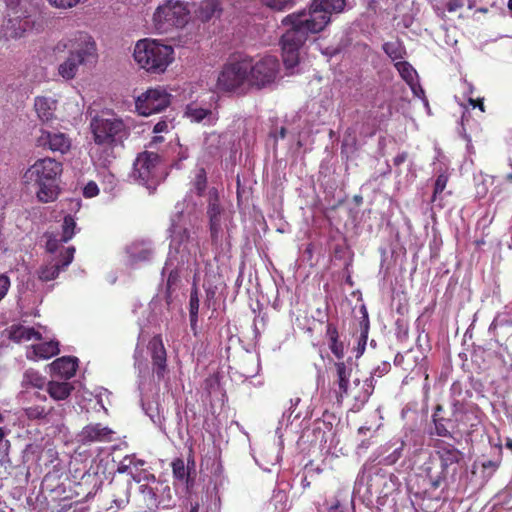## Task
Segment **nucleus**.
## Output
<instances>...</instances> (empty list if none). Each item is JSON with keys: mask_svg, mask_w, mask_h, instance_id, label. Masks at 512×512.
I'll return each mask as SVG.
<instances>
[{"mask_svg": "<svg viewBox=\"0 0 512 512\" xmlns=\"http://www.w3.org/2000/svg\"><path fill=\"white\" fill-rule=\"evenodd\" d=\"M9 287H10L9 277L4 274L0 275V301L7 294Z\"/></svg>", "mask_w": 512, "mask_h": 512, "instance_id": "obj_55", "label": "nucleus"}, {"mask_svg": "<svg viewBox=\"0 0 512 512\" xmlns=\"http://www.w3.org/2000/svg\"><path fill=\"white\" fill-rule=\"evenodd\" d=\"M326 337L328 339V342L334 339L339 338L338 329L335 324L328 323L326 326Z\"/></svg>", "mask_w": 512, "mask_h": 512, "instance_id": "obj_56", "label": "nucleus"}, {"mask_svg": "<svg viewBox=\"0 0 512 512\" xmlns=\"http://www.w3.org/2000/svg\"><path fill=\"white\" fill-rule=\"evenodd\" d=\"M199 18L202 21H209L221 14L220 3L218 0H204L200 3L198 10Z\"/></svg>", "mask_w": 512, "mask_h": 512, "instance_id": "obj_37", "label": "nucleus"}, {"mask_svg": "<svg viewBox=\"0 0 512 512\" xmlns=\"http://www.w3.org/2000/svg\"><path fill=\"white\" fill-rule=\"evenodd\" d=\"M153 371L157 378L163 379L167 372V354L160 335L154 336L148 343Z\"/></svg>", "mask_w": 512, "mask_h": 512, "instance_id": "obj_22", "label": "nucleus"}, {"mask_svg": "<svg viewBox=\"0 0 512 512\" xmlns=\"http://www.w3.org/2000/svg\"><path fill=\"white\" fill-rule=\"evenodd\" d=\"M169 233L170 249L161 271L162 277L167 274L165 299L168 304L171 302L172 291L180 282V268L189 262L190 256L198 249V243L190 235L189 223L183 212H177L171 218Z\"/></svg>", "mask_w": 512, "mask_h": 512, "instance_id": "obj_2", "label": "nucleus"}, {"mask_svg": "<svg viewBox=\"0 0 512 512\" xmlns=\"http://www.w3.org/2000/svg\"><path fill=\"white\" fill-rule=\"evenodd\" d=\"M90 128L95 144L123 146L129 136V129L124 122L115 116H96L91 120Z\"/></svg>", "mask_w": 512, "mask_h": 512, "instance_id": "obj_8", "label": "nucleus"}, {"mask_svg": "<svg viewBox=\"0 0 512 512\" xmlns=\"http://www.w3.org/2000/svg\"><path fill=\"white\" fill-rule=\"evenodd\" d=\"M464 5L463 0H449L446 4V9L449 12H455L458 9L462 8Z\"/></svg>", "mask_w": 512, "mask_h": 512, "instance_id": "obj_58", "label": "nucleus"}, {"mask_svg": "<svg viewBox=\"0 0 512 512\" xmlns=\"http://www.w3.org/2000/svg\"><path fill=\"white\" fill-rule=\"evenodd\" d=\"M185 115L191 122L203 123L205 125H214L218 121V113L198 106L195 103L187 105Z\"/></svg>", "mask_w": 512, "mask_h": 512, "instance_id": "obj_27", "label": "nucleus"}, {"mask_svg": "<svg viewBox=\"0 0 512 512\" xmlns=\"http://www.w3.org/2000/svg\"><path fill=\"white\" fill-rule=\"evenodd\" d=\"M465 121H466L465 115H463L462 119H461L460 134L467 141V148L470 149L471 148V137L466 133L465 124H464Z\"/></svg>", "mask_w": 512, "mask_h": 512, "instance_id": "obj_59", "label": "nucleus"}, {"mask_svg": "<svg viewBox=\"0 0 512 512\" xmlns=\"http://www.w3.org/2000/svg\"><path fill=\"white\" fill-rule=\"evenodd\" d=\"M271 136L274 137L276 140L278 139H284L286 136V128L281 127L279 130H275L271 133Z\"/></svg>", "mask_w": 512, "mask_h": 512, "instance_id": "obj_63", "label": "nucleus"}, {"mask_svg": "<svg viewBox=\"0 0 512 512\" xmlns=\"http://www.w3.org/2000/svg\"><path fill=\"white\" fill-rule=\"evenodd\" d=\"M402 451H403V443H401V445L397 448H395L392 453H390L389 455L385 456L383 458V464L384 465H393L395 464L402 456Z\"/></svg>", "mask_w": 512, "mask_h": 512, "instance_id": "obj_52", "label": "nucleus"}, {"mask_svg": "<svg viewBox=\"0 0 512 512\" xmlns=\"http://www.w3.org/2000/svg\"><path fill=\"white\" fill-rule=\"evenodd\" d=\"M234 142L228 133L211 132L204 137L202 145V159L206 163H213L222 158L224 153L230 149Z\"/></svg>", "mask_w": 512, "mask_h": 512, "instance_id": "obj_13", "label": "nucleus"}, {"mask_svg": "<svg viewBox=\"0 0 512 512\" xmlns=\"http://www.w3.org/2000/svg\"><path fill=\"white\" fill-rule=\"evenodd\" d=\"M46 385V378L37 370L29 368L23 373L20 397L23 401H32L34 398L42 402L47 401V396L37 390Z\"/></svg>", "mask_w": 512, "mask_h": 512, "instance_id": "obj_15", "label": "nucleus"}, {"mask_svg": "<svg viewBox=\"0 0 512 512\" xmlns=\"http://www.w3.org/2000/svg\"><path fill=\"white\" fill-rule=\"evenodd\" d=\"M173 48L156 40H139L134 48V59L149 73H163L173 60Z\"/></svg>", "mask_w": 512, "mask_h": 512, "instance_id": "obj_6", "label": "nucleus"}, {"mask_svg": "<svg viewBox=\"0 0 512 512\" xmlns=\"http://www.w3.org/2000/svg\"><path fill=\"white\" fill-rule=\"evenodd\" d=\"M53 51L57 55L68 51L67 58L58 66V74L65 80L75 78L80 66L95 63L98 58L95 40L83 31L61 39Z\"/></svg>", "mask_w": 512, "mask_h": 512, "instance_id": "obj_4", "label": "nucleus"}, {"mask_svg": "<svg viewBox=\"0 0 512 512\" xmlns=\"http://www.w3.org/2000/svg\"><path fill=\"white\" fill-rule=\"evenodd\" d=\"M168 131V123L166 121H159L154 125L153 132L154 133H162Z\"/></svg>", "mask_w": 512, "mask_h": 512, "instance_id": "obj_60", "label": "nucleus"}, {"mask_svg": "<svg viewBox=\"0 0 512 512\" xmlns=\"http://www.w3.org/2000/svg\"><path fill=\"white\" fill-rule=\"evenodd\" d=\"M28 402L31 404L23 407V413L29 420H44L53 411V407L48 405L47 401L42 402L34 398Z\"/></svg>", "mask_w": 512, "mask_h": 512, "instance_id": "obj_31", "label": "nucleus"}, {"mask_svg": "<svg viewBox=\"0 0 512 512\" xmlns=\"http://www.w3.org/2000/svg\"><path fill=\"white\" fill-rule=\"evenodd\" d=\"M391 369V364L383 361L377 365L372 371L369 378L365 379L361 390L354 395V405L356 410H360L369 400L375 388V377H382L387 374Z\"/></svg>", "mask_w": 512, "mask_h": 512, "instance_id": "obj_19", "label": "nucleus"}, {"mask_svg": "<svg viewBox=\"0 0 512 512\" xmlns=\"http://www.w3.org/2000/svg\"><path fill=\"white\" fill-rule=\"evenodd\" d=\"M159 155L145 151L140 153L133 165V178L150 191H154L160 183Z\"/></svg>", "mask_w": 512, "mask_h": 512, "instance_id": "obj_11", "label": "nucleus"}, {"mask_svg": "<svg viewBox=\"0 0 512 512\" xmlns=\"http://www.w3.org/2000/svg\"><path fill=\"white\" fill-rule=\"evenodd\" d=\"M503 451L502 446H495L492 448L491 457L485 458L480 461V466L482 468V477L485 480H489L499 469L502 463Z\"/></svg>", "mask_w": 512, "mask_h": 512, "instance_id": "obj_30", "label": "nucleus"}, {"mask_svg": "<svg viewBox=\"0 0 512 512\" xmlns=\"http://www.w3.org/2000/svg\"><path fill=\"white\" fill-rule=\"evenodd\" d=\"M47 386V392L55 400L66 399L73 390V386L68 382L51 381Z\"/></svg>", "mask_w": 512, "mask_h": 512, "instance_id": "obj_39", "label": "nucleus"}, {"mask_svg": "<svg viewBox=\"0 0 512 512\" xmlns=\"http://www.w3.org/2000/svg\"><path fill=\"white\" fill-rule=\"evenodd\" d=\"M382 49L393 61L403 59L406 54L404 46L399 41L385 42Z\"/></svg>", "mask_w": 512, "mask_h": 512, "instance_id": "obj_43", "label": "nucleus"}, {"mask_svg": "<svg viewBox=\"0 0 512 512\" xmlns=\"http://www.w3.org/2000/svg\"><path fill=\"white\" fill-rule=\"evenodd\" d=\"M62 173V163L52 158L38 159L23 175L27 185L37 187L36 195L39 201L48 203L54 201L59 193L57 180Z\"/></svg>", "mask_w": 512, "mask_h": 512, "instance_id": "obj_5", "label": "nucleus"}, {"mask_svg": "<svg viewBox=\"0 0 512 512\" xmlns=\"http://www.w3.org/2000/svg\"><path fill=\"white\" fill-rule=\"evenodd\" d=\"M193 186L198 195H202L207 186V173L204 168H199L196 172Z\"/></svg>", "mask_w": 512, "mask_h": 512, "instance_id": "obj_49", "label": "nucleus"}, {"mask_svg": "<svg viewBox=\"0 0 512 512\" xmlns=\"http://www.w3.org/2000/svg\"><path fill=\"white\" fill-rule=\"evenodd\" d=\"M38 145L48 147L53 152L66 153L71 146L70 138L62 132L41 130V135L38 137Z\"/></svg>", "mask_w": 512, "mask_h": 512, "instance_id": "obj_23", "label": "nucleus"}, {"mask_svg": "<svg viewBox=\"0 0 512 512\" xmlns=\"http://www.w3.org/2000/svg\"><path fill=\"white\" fill-rule=\"evenodd\" d=\"M189 510L188 512H199V501L194 500L192 497L188 498Z\"/></svg>", "mask_w": 512, "mask_h": 512, "instance_id": "obj_62", "label": "nucleus"}, {"mask_svg": "<svg viewBox=\"0 0 512 512\" xmlns=\"http://www.w3.org/2000/svg\"><path fill=\"white\" fill-rule=\"evenodd\" d=\"M481 411L478 406L473 404L458 406L453 408L454 422H457L459 433L470 434L481 422Z\"/></svg>", "mask_w": 512, "mask_h": 512, "instance_id": "obj_17", "label": "nucleus"}, {"mask_svg": "<svg viewBox=\"0 0 512 512\" xmlns=\"http://www.w3.org/2000/svg\"><path fill=\"white\" fill-rule=\"evenodd\" d=\"M172 471L175 479L181 482H188L189 469L185 466L184 460L176 458L172 462Z\"/></svg>", "mask_w": 512, "mask_h": 512, "instance_id": "obj_44", "label": "nucleus"}, {"mask_svg": "<svg viewBox=\"0 0 512 512\" xmlns=\"http://www.w3.org/2000/svg\"><path fill=\"white\" fill-rule=\"evenodd\" d=\"M199 293L198 288L194 285L190 291V299H189V319H190V327L193 331L194 335L197 334V323H198V313H199Z\"/></svg>", "mask_w": 512, "mask_h": 512, "instance_id": "obj_36", "label": "nucleus"}, {"mask_svg": "<svg viewBox=\"0 0 512 512\" xmlns=\"http://www.w3.org/2000/svg\"><path fill=\"white\" fill-rule=\"evenodd\" d=\"M329 349L331 350L332 354L340 361L343 359L345 355V346L342 341L339 340V338L331 340L328 342Z\"/></svg>", "mask_w": 512, "mask_h": 512, "instance_id": "obj_50", "label": "nucleus"}, {"mask_svg": "<svg viewBox=\"0 0 512 512\" xmlns=\"http://www.w3.org/2000/svg\"><path fill=\"white\" fill-rule=\"evenodd\" d=\"M46 237H47L46 250L49 253H55L58 250V248L60 247V245L63 243L61 240V236L58 237L57 235L51 233V234H46Z\"/></svg>", "mask_w": 512, "mask_h": 512, "instance_id": "obj_51", "label": "nucleus"}, {"mask_svg": "<svg viewBox=\"0 0 512 512\" xmlns=\"http://www.w3.org/2000/svg\"><path fill=\"white\" fill-rule=\"evenodd\" d=\"M408 158V153L407 152H401L399 153L394 159H393V164L394 166L398 167L400 166L401 164H403Z\"/></svg>", "mask_w": 512, "mask_h": 512, "instance_id": "obj_61", "label": "nucleus"}, {"mask_svg": "<svg viewBox=\"0 0 512 512\" xmlns=\"http://www.w3.org/2000/svg\"><path fill=\"white\" fill-rule=\"evenodd\" d=\"M394 65L401 78L410 86L416 96H420V93L424 94V91L417 80V72L410 63L407 61H397Z\"/></svg>", "mask_w": 512, "mask_h": 512, "instance_id": "obj_29", "label": "nucleus"}, {"mask_svg": "<svg viewBox=\"0 0 512 512\" xmlns=\"http://www.w3.org/2000/svg\"><path fill=\"white\" fill-rule=\"evenodd\" d=\"M33 356L27 354L29 359H34L36 357L42 359H48L52 356H55L59 353V342L58 341H49L40 344L33 345Z\"/></svg>", "mask_w": 512, "mask_h": 512, "instance_id": "obj_34", "label": "nucleus"}, {"mask_svg": "<svg viewBox=\"0 0 512 512\" xmlns=\"http://www.w3.org/2000/svg\"><path fill=\"white\" fill-rule=\"evenodd\" d=\"M17 6L18 4L8 6L9 11L0 24V39H19L33 31L40 32L43 29L42 22L36 14H30Z\"/></svg>", "mask_w": 512, "mask_h": 512, "instance_id": "obj_7", "label": "nucleus"}, {"mask_svg": "<svg viewBox=\"0 0 512 512\" xmlns=\"http://www.w3.org/2000/svg\"><path fill=\"white\" fill-rule=\"evenodd\" d=\"M57 102L48 97H36L34 101V108L37 117L43 123L49 122L54 118Z\"/></svg>", "mask_w": 512, "mask_h": 512, "instance_id": "obj_33", "label": "nucleus"}, {"mask_svg": "<svg viewBox=\"0 0 512 512\" xmlns=\"http://www.w3.org/2000/svg\"><path fill=\"white\" fill-rule=\"evenodd\" d=\"M141 493L143 494L145 500L147 501V505L149 507H159L163 503V499L160 498L159 492L167 493V496L170 498V487L168 485L157 484L155 487L149 485H142L140 487Z\"/></svg>", "mask_w": 512, "mask_h": 512, "instance_id": "obj_32", "label": "nucleus"}, {"mask_svg": "<svg viewBox=\"0 0 512 512\" xmlns=\"http://www.w3.org/2000/svg\"><path fill=\"white\" fill-rule=\"evenodd\" d=\"M206 213L209 219L211 241L213 244H218L221 240L222 215L224 213V209L220 204L219 194L215 188L209 190Z\"/></svg>", "mask_w": 512, "mask_h": 512, "instance_id": "obj_16", "label": "nucleus"}, {"mask_svg": "<svg viewBox=\"0 0 512 512\" xmlns=\"http://www.w3.org/2000/svg\"><path fill=\"white\" fill-rule=\"evenodd\" d=\"M354 362L351 357L345 361H338L335 363L336 380L334 385V394L338 403H342L344 398L349 395L350 378L353 371Z\"/></svg>", "mask_w": 512, "mask_h": 512, "instance_id": "obj_20", "label": "nucleus"}, {"mask_svg": "<svg viewBox=\"0 0 512 512\" xmlns=\"http://www.w3.org/2000/svg\"><path fill=\"white\" fill-rule=\"evenodd\" d=\"M120 146L110 144H95L91 149V160L95 168H112L114 160L117 158L116 149Z\"/></svg>", "mask_w": 512, "mask_h": 512, "instance_id": "obj_24", "label": "nucleus"}, {"mask_svg": "<svg viewBox=\"0 0 512 512\" xmlns=\"http://www.w3.org/2000/svg\"><path fill=\"white\" fill-rule=\"evenodd\" d=\"M133 460H134V455H126L122 459V461L119 463V465L117 467V472L120 474H125V473L130 474L132 479L135 482L139 483L141 481L139 475H136V474L132 473V471H131Z\"/></svg>", "mask_w": 512, "mask_h": 512, "instance_id": "obj_47", "label": "nucleus"}, {"mask_svg": "<svg viewBox=\"0 0 512 512\" xmlns=\"http://www.w3.org/2000/svg\"><path fill=\"white\" fill-rule=\"evenodd\" d=\"M443 412L442 406L438 405L432 415V421L434 423V433L439 437L452 438L454 434L459 433L457 422H454L453 414L450 418H446L441 415Z\"/></svg>", "mask_w": 512, "mask_h": 512, "instance_id": "obj_25", "label": "nucleus"}, {"mask_svg": "<svg viewBox=\"0 0 512 512\" xmlns=\"http://www.w3.org/2000/svg\"><path fill=\"white\" fill-rule=\"evenodd\" d=\"M9 338L15 342L28 341L31 339L41 340V334L34 328L24 326H12Z\"/></svg>", "mask_w": 512, "mask_h": 512, "instance_id": "obj_38", "label": "nucleus"}, {"mask_svg": "<svg viewBox=\"0 0 512 512\" xmlns=\"http://www.w3.org/2000/svg\"><path fill=\"white\" fill-rule=\"evenodd\" d=\"M361 311L363 313V317L362 320L360 321V337L356 348L357 358H359L365 351L369 332V318L365 306H362Z\"/></svg>", "mask_w": 512, "mask_h": 512, "instance_id": "obj_40", "label": "nucleus"}, {"mask_svg": "<svg viewBox=\"0 0 512 512\" xmlns=\"http://www.w3.org/2000/svg\"><path fill=\"white\" fill-rule=\"evenodd\" d=\"M82 0H48V2L59 9H69L75 7Z\"/></svg>", "mask_w": 512, "mask_h": 512, "instance_id": "obj_53", "label": "nucleus"}, {"mask_svg": "<svg viewBox=\"0 0 512 512\" xmlns=\"http://www.w3.org/2000/svg\"><path fill=\"white\" fill-rule=\"evenodd\" d=\"M345 0H312L308 10L285 16L281 25L286 29L280 39L283 63L286 69H293L299 63L300 49L309 34L324 30L333 13H341Z\"/></svg>", "mask_w": 512, "mask_h": 512, "instance_id": "obj_1", "label": "nucleus"}, {"mask_svg": "<svg viewBox=\"0 0 512 512\" xmlns=\"http://www.w3.org/2000/svg\"><path fill=\"white\" fill-rule=\"evenodd\" d=\"M205 292H206L205 305L207 306V308H210L212 305V302L214 301L215 295H216V287L210 285L205 288Z\"/></svg>", "mask_w": 512, "mask_h": 512, "instance_id": "obj_57", "label": "nucleus"}, {"mask_svg": "<svg viewBox=\"0 0 512 512\" xmlns=\"http://www.w3.org/2000/svg\"><path fill=\"white\" fill-rule=\"evenodd\" d=\"M188 20L189 10L186 4L178 0H165L153 14L154 26L159 33L182 28Z\"/></svg>", "mask_w": 512, "mask_h": 512, "instance_id": "obj_9", "label": "nucleus"}, {"mask_svg": "<svg viewBox=\"0 0 512 512\" xmlns=\"http://www.w3.org/2000/svg\"><path fill=\"white\" fill-rule=\"evenodd\" d=\"M130 264L150 261L153 257L152 244L149 241H135L126 247Z\"/></svg>", "mask_w": 512, "mask_h": 512, "instance_id": "obj_26", "label": "nucleus"}, {"mask_svg": "<svg viewBox=\"0 0 512 512\" xmlns=\"http://www.w3.org/2000/svg\"><path fill=\"white\" fill-rule=\"evenodd\" d=\"M465 455L453 444L438 441L424 471L432 489L448 490L466 473Z\"/></svg>", "mask_w": 512, "mask_h": 512, "instance_id": "obj_3", "label": "nucleus"}, {"mask_svg": "<svg viewBox=\"0 0 512 512\" xmlns=\"http://www.w3.org/2000/svg\"><path fill=\"white\" fill-rule=\"evenodd\" d=\"M248 66V84L257 88H263L272 84L280 71V63L277 57L265 55L259 58L246 56Z\"/></svg>", "mask_w": 512, "mask_h": 512, "instance_id": "obj_10", "label": "nucleus"}, {"mask_svg": "<svg viewBox=\"0 0 512 512\" xmlns=\"http://www.w3.org/2000/svg\"><path fill=\"white\" fill-rule=\"evenodd\" d=\"M115 432L108 426L101 423L88 424L78 434V441L83 445H90L95 442H111Z\"/></svg>", "mask_w": 512, "mask_h": 512, "instance_id": "obj_21", "label": "nucleus"}, {"mask_svg": "<svg viewBox=\"0 0 512 512\" xmlns=\"http://www.w3.org/2000/svg\"><path fill=\"white\" fill-rule=\"evenodd\" d=\"M248 75L246 56H239L223 67L217 79V87L225 92L235 91L248 83Z\"/></svg>", "mask_w": 512, "mask_h": 512, "instance_id": "obj_12", "label": "nucleus"}, {"mask_svg": "<svg viewBox=\"0 0 512 512\" xmlns=\"http://www.w3.org/2000/svg\"><path fill=\"white\" fill-rule=\"evenodd\" d=\"M74 253V246L67 247L64 252L60 253L59 257L39 268L38 278L43 282L54 280L59 275L60 271L66 269L71 264Z\"/></svg>", "mask_w": 512, "mask_h": 512, "instance_id": "obj_18", "label": "nucleus"}, {"mask_svg": "<svg viewBox=\"0 0 512 512\" xmlns=\"http://www.w3.org/2000/svg\"><path fill=\"white\" fill-rule=\"evenodd\" d=\"M98 193H99V188H98L97 184L93 181L88 182L83 189V195L87 198L94 197V196L98 195Z\"/></svg>", "mask_w": 512, "mask_h": 512, "instance_id": "obj_54", "label": "nucleus"}, {"mask_svg": "<svg viewBox=\"0 0 512 512\" xmlns=\"http://www.w3.org/2000/svg\"><path fill=\"white\" fill-rule=\"evenodd\" d=\"M452 408L466 405L465 401L472 397V392L466 389L461 381H454L450 388Z\"/></svg>", "mask_w": 512, "mask_h": 512, "instance_id": "obj_35", "label": "nucleus"}, {"mask_svg": "<svg viewBox=\"0 0 512 512\" xmlns=\"http://www.w3.org/2000/svg\"><path fill=\"white\" fill-rule=\"evenodd\" d=\"M97 176L100 179L103 189L106 192H112L117 186V178L112 171V168H96Z\"/></svg>", "mask_w": 512, "mask_h": 512, "instance_id": "obj_42", "label": "nucleus"}, {"mask_svg": "<svg viewBox=\"0 0 512 512\" xmlns=\"http://www.w3.org/2000/svg\"><path fill=\"white\" fill-rule=\"evenodd\" d=\"M76 222L71 215H67L64 217L62 224V234L61 240L62 242H68L75 235Z\"/></svg>", "mask_w": 512, "mask_h": 512, "instance_id": "obj_45", "label": "nucleus"}, {"mask_svg": "<svg viewBox=\"0 0 512 512\" xmlns=\"http://www.w3.org/2000/svg\"><path fill=\"white\" fill-rule=\"evenodd\" d=\"M49 366L55 375L70 379L75 375L78 359L76 357L63 356L54 360Z\"/></svg>", "mask_w": 512, "mask_h": 512, "instance_id": "obj_28", "label": "nucleus"}, {"mask_svg": "<svg viewBox=\"0 0 512 512\" xmlns=\"http://www.w3.org/2000/svg\"><path fill=\"white\" fill-rule=\"evenodd\" d=\"M328 512H343L339 500H335L333 504L328 508Z\"/></svg>", "mask_w": 512, "mask_h": 512, "instance_id": "obj_64", "label": "nucleus"}, {"mask_svg": "<svg viewBox=\"0 0 512 512\" xmlns=\"http://www.w3.org/2000/svg\"><path fill=\"white\" fill-rule=\"evenodd\" d=\"M170 104V94L161 87L149 89L138 96L136 109L139 114L149 116L164 110Z\"/></svg>", "mask_w": 512, "mask_h": 512, "instance_id": "obj_14", "label": "nucleus"}, {"mask_svg": "<svg viewBox=\"0 0 512 512\" xmlns=\"http://www.w3.org/2000/svg\"><path fill=\"white\" fill-rule=\"evenodd\" d=\"M143 410L146 415L151 419V421L158 426L162 431L165 430V416L163 411L160 410L158 403L149 402L147 404H142Z\"/></svg>", "mask_w": 512, "mask_h": 512, "instance_id": "obj_41", "label": "nucleus"}, {"mask_svg": "<svg viewBox=\"0 0 512 512\" xmlns=\"http://www.w3.org/2000/svg\"><path fill=\"white\" fill-rule=\"evenodd\" d=\"M448 174L445 172L440 173L434 183L433 195L431 198V202L435 203L438 199V196L444 191L448 182Z\"/></svg>", "mask_w": 512, "mask_h": 512, "instance_id": "obj_48", "label": "nucleus"}, {"mask_svg": "<svg viewBox=\"0 0 512 512\" xmlns=\"http://www.w3.org/2000/svg\"><path fill=\"white\" fill-rule=\"evenodd\" d=\"M298 0H261L262 4L275 11L291 9Z\"/></svg>", "mask_w": 512, "mask_h": 512, "instance_id": "obj_46", "label": "nucleus"}]
</instances>
